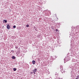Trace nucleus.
<instances>
[{"mask_svg": "<svg viewBox=\"0 0 79 79\" xmlns=\"http://www.w3.org/2000/svg\"><path fill=\"white\" fill-rule=\"evenodd\" d=\"M60 71L61 73L64 72V70L63 69V67L62 66H60Z\"/></svg>", "mask_w": 79, "mask_h": 79, "instance_id": "obj_1", "label": "nucleus"}, {"mask_svg": "<svg viewBox=\"0 0 79 79\" xmlns=\"http://www.w3.org/2000/svg\"><path fill=\"white\" fill-rule=\"evenodd\" d=\"M7 29H10V25L9 24L7 25Z\"/></svg>", "mask_w": 79, "mask_h": 79, "instance_id": "obj_2", "label": "nucleus"}, {"mask_svg": "<svg viewBox=\"0 0 79 79\" xmlns=\"http://www.w3.org/2000/svg\"><path fill=\"white\" fill-rule=\"evenodd\" d=\"M33 71L34 72V74H35V72L37 71V69H35L33 70Z\"/></svg>", "mask_w": 79, "mask_h": 79, "instance_id": "obj_3", "label": "nucleus"}, {"mask_svg": "<svg viewBox=\"0 0 79 79\" xmlns=\"http://www.w3.org/2000/svg\"><path fill=\"white\" fill-rule=\"evenodd\" d=\"M32 63L33 64H35V61L33 60Z\"/></svg>", "mask_w": 79, "mask_h": 79, "instance_id": "obj_4", "label": "nucleus"}, {"mask_svg": "<svg viewBox=\"0 0 79 79\" xmlns=\"http://www.w3.org/2000/svg\"><path fill=\"white\" fill-rule=\"evenodd\" d=\"M13 69L14 71H16V69L15 68H14Z\"/></svg>", "mask_w": 79, "mask_h": 79, "instance_id": "obj_5", "label": "nucleus"}, {"mask_svg": "<svg viewBox=\"0 0 79 79\" xmlns=\"http://www.w3.org/2000/svg\"><path fill=\"white\" fill-rule=\"evenodd\" d=\"M12 59H13L14 60H15V57L14 56H13L12 57Z\"/></svg>", "mask_w": 79, "mask_h": 79, "instance_id": "obj_6", "label": "nucleus"}, {"mask_svg": "<svg viewBox=\"0 0 79 79\" xmlns=\"http://www.w3.org/2000/svg\"><path fill=\"white\" fill-rule=\"evenodd\" d=\"M4 21H5V23H7V21L6 20H4Z\"/></svg>", "mask_w": 79, "mask_h": 79, "instance_id": "obj_7", "label": "nucleus"}, {"mask_svg": "<svg viewBox=\"0 0 79 79\" xmlns=\"http://www.w3.org/2000/svg\"><path fill=\"white\" fill-rule=\"evenodd\" d=\"M13 28H16V26L15 25L13 26Z\"/></svg>", "mask_w": 79, "mask_h": 79, "instance_id": "obj_8", "label": "nucleus"}, {"mask_svg": "<svg viewBox=\"0 0 79 79\" xmlns=\"http://www.w3.org/2000/svg\"><path fill=\"white\" fill-rule=\"evenodd\" d=\"M29 25L28 24L26 26V27H29Z\"/></svg>", "mask_w": 79, "mask_h": 79, "instance_id": "obj_9", "label": "nucleus"}, {"mask_svg": "<svg viewBox=\"0 0 79 79\" xmlns=\"http://www.w3.org/2000/svg\"><path fill=\"white\" fill-rule=\"evenodd\" d=\"M58 30L57 29H56V32H58Z\"/></svg>", "mask_w": 79, "mask_h": 79, "instance_id": "obj_10", "label": "nucleus"}, {"mask_svg": "<svg viewBox=\"0 0 79 79\" xmlns=\"http://www.w3.org/2000/svg\"><path fill=\"white\" fill-rule=\"evenodd\" d=\"M30 74H32V72H30Z\"/></svg>", "mask_w": 79, "mask_h": 79, "instance_id": "obj_11", "label": "nucleus"}, {"mask_svg": "<svg viewBox=\"0 0 79 79\" xmlns=\"http://www.w3.org/2000/svg\"><path fill=\"white\" fill-rule=\"evenodd\" d=\"M18 47H15V48H16V49H18Z\"/></svg>", "mask_w": 79, "mask_h": 79, "instance_id": "obj_12", "label": "nucleus"}, {"mask_svg": "<svg viewBox=\"0 0 79 79\" xmlns=\"http://www.w3.org/2000/svg\"><path fill=\"white\" fill-rule=\"evenodd\" d=\"M11 52L12 53H14V51H12Z\"/></svg>", "mask_w": 79, "mask_h": 79, "instance_id": "obj_13", "label": "nucleus"}, {"mask_svg": "<svg viewBox=\"0 0 79 79\" xmlns=\"http://www.w3.org/2000/svg\"><path fill=\"white\" fill-rule=\"evenodd\" d=\"M76 79H78V78H76Z\"/></svg>", "mask_w": 79, "mask_h": 79, "instance_id": "obj_14", "label": "nucleus"}, {"mask_svg": "<svg viewBox=\"0 0 79 79\" xmlns=\"http://www.w3.org/2000/svg\"><path fill=\"white\" fill-rule=\"evenodd\" d=\"M77 78H79V77H77Z\"/></svg>", "mask_w": 79, "mask_h": 79, "instance_id": "obj_15", "label": "nucleus"}]
</instances>
